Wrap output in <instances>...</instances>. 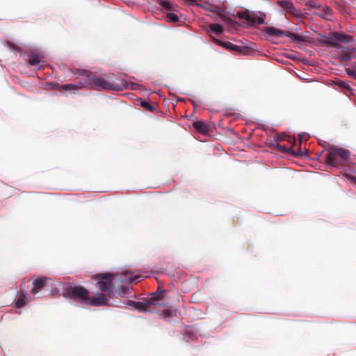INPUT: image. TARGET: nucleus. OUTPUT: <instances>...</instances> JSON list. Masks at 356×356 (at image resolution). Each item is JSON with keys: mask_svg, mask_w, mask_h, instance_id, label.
Here are the masks:
<instances>
[{"mask_svg": "<svg viewBox=\"0 0 356 356\" xmlns=\"http://www.w3.org/2000/svg\"><path fill=\"white\" fill-rule=\"evenodd\" d=\"M193 128L197 130V131L200 133H207L208 132V128L206 124H204L202 121H195L193 123Z\"/></svg>", "mask_w": 356, "mask_h": 356, "instance_id": "nucleus-17", "label": "nucleus"}, {"mask_svg": "<svg viewBox=\"0 0 356 356\" xmlns=\"http://www.w3.org/2000/svg\"><path fill=\"white\" fill-rule=\"evenodd\" d=\"M117 80H118V85H121L120 83L124 85L123 90L130 89L131 90H140V88H143V86L140 84H138L136 83H133V82H128L125 79H121L119 77L117 79Z\"/></svg>", "mask_w": 356, "mask_h": 356, "instance_id": "nucleus-12", "label": "nucleus"}, {"mask_svg": "<svg viewBox=\"0 0 356 356\" xmlns=\"http://www.w3.org/2000/svg\"><path fill=\"white\" fill-rule=\"evenodd\" d=\"M330 149L331 151L326 155V161L329 165L334 167H337L339 165V162L337 159L336 156H339L345 161H348L350 154L349 150L335 146H332Z\"/></svg>", "mask_w": 356, "mask_h": 356, "instance_id": "nucleus-6", "label": "nucleus"}, {"mask_svg": "<svg viewBox=\"0 0 356 356\" xmlns=\"http://www.w3.org/2000/svg\"><path fill=\"white\" fill-rule=\"evenodd\" d=\"M279 6L286 11L292 13L295 10V7L291 0H280L277 1Z\"/></svg>", "mask_w": 356, "mask_h": 356, "instance_id": "nucleus-16", "label": "nucleus"}, {"mask_svg": "<svg viewBox=\"0 0 356 356\" xmlns=\"http://www.w3.org/2000/svg\"><path fill=\"white\" fill-rule=\"evenodd\" d=\"M161 5L163 8L170 11H176L177 8V5L168 0L161 1Z\"/></svg>", "mask_w": 356, "mask_h": 356, "instance_id": "nucleus-18", "label": "nucleus"}, {"mask_svg": "<svg viewBox=\"0 0 356 356\" xmlns=\"http://www.w3.org/2000/svg\"><path fill=\"white\" fill-rule=\"evenodd\" d=\"M166 18L171 22H177L179 21V16L173 13H169L166 15Z\"/></svg>", "mask_w": 356, "mask_h": 356, "instance_id": "nucleus-25", "label": "nucleus"}, {"mask_svg": "<svg viewBox=\"0 0 356 356\" xmlns=\"http://www.w3.org/2000/svg\"><path fill=\"white\" fill-rule=\"evenodd\" d=\"M117 277H118V280H120L122 282L128 283V284H131V283L135 282L136 280L138 278L137 277L133 276V275H129L127 277H124V278H122V275H120L119 277L117 276Z\"/></svg>", "mask_w": 356, "mask_h": 356, "instance_id": "nucleus-23", "label": "nucleus"}, {"mask_svg": "<svg viewBox=\"0 0 356 356\" xmlns=\"http://www.w3.org/2000/svg\"><path fill=\"white\" fill-rule=\"evenodd\" d=\"M262 31L264 33V38L267 41L272 42L273 36H277V38H281L282 36L287 37L290 39L291 42L302 44L305 42V40L303 37L293 33L291 31H283L281 29H277L273 26H267L263 29Z\"/></svg>", "mask_w": 356, "mask_h": 356, "instance_id": "nucleus-4", "label": "nucleus"}, {"mask_svg": "<svg viewBox=\"0 0 356 356\" xmlns=\"http://www.w3.org/2000/svg\"><path fill=\"white\" fill-rule=\"evenodd\" d=\"M213 40L218 44L225 47V48H227V49H229V50H232V51H237V52H242L243 51H246L245 49V48L242 46H238V45H236V44H232L229 42H221L220 40H218V39H216V38H213Z\"/></svg>", "mask_w": 356, "mask_h": 356, "instance_id": "nucleus-11", "label": "nucleus"}, {"mask_svg": "<svg viewBox=\"0 0 356 356\" xmlns=\"http://www.w3.org/2000/svg\"><path fill=\"white\" fill-rule=\"evenodd\" d=\"M326 11H327V12L330 13V12H331V10H330L329 8H327V10H326Z\"/></svg>", "mask_w": 356, "mask_h": 356, "instance_id": "nucleus-38", "label": "nucleus"}, {"mask_svg": "<svg viewBox=\"0 0 356 356\" xmlns=\"http://www.w3.org/2000/svg\"><path fill=\"white\" fill-rule=\"evenodd\" d=\"M335 84L339 86V87H341L342 88L346 89L348 90H351L350 86L346 82H345L344 81H337L335 82Z\"/></svg>", "mask_w": 356, "mask_h": 356, "instance_id": "nucleus-27", "label": "nucleus"}, {"mask_svg": "<svg viewBox=\"0 0 356 356\" xmlns=\"http://www.w3.org/2000/svg\"><path fill=\"white\" fill-rule=\"evenodd\" d=\"M192 102V104L194 105V106L195 107V103L193 101H191Z\"/></svg>", "mask_w": 356, "mask_h": 356, "instance_id": "nucleus-39", "label": "nucleus"}, {"mask_svg": "<svg viewBox=\"0 0 356 356\" xmlns=\"http://www.w3.org/2000/svg\"><path fill=\"white\" fill-rule=\"evenodd\" d=\"M138 101L140 102V105L146 108L147 110L149 111H155V107L153 106V105H151L150 104H149L147 102H146L145 100H143V99L141 98H139L138 99Z\"/></svg>", "mask_w": 356, "mask_h": 356, "instance_id": "nucleus-22", "label": "nucleus"}, {"mask_svg": "<svg viewBox=\"0 0 356 356\" xmlns=\"http://www.w3.org/2000/svg\"><path fill=\"white\" fill-rule=\"evenodd\" d=\"M49 280L47 277H38L33 282V287L31 289L33 294H36L40 289L44 286L47 281Z\"/></svg>", "mask_w": 356, "mask_h": 356, "instance_id": "nucleus-10", "label": "nucleus"}, {"mask_svg": "<svg viewBox=\"0 0 356 356\" xmlns=\"http://www.w3.org/2000/svg\"><path fill=\"white\" fill-rule=\"evenodd\" d=\"M278 138V140H284V137L280 136H275L274 140H275V138ZM274 143H275V141H274Z\"/></svg>", "mask_w": 356, "mask_h": 356, "instance_id": "nucleus-33", "label": "nucleus"}, {"mask_svg": "<svg viewBox=\"0 0 356 356\" xmlns=\"http://www.w3.org/2000/svg\"><path fill=\"white\" fill-rule=\"evenodd\" d=\"M79 88H81L80 86H78L77 85H75L73 83H69V84H65V85L63 86V88L65 90H67L68 89H78Z\"/></svg>", "mask_w": 356, "mask_h": 356, "instance_id": "nucleus-29", "label": "nucleus"}, {"mask_svg": "<svg viewBox=\"0 0 356 356\" xmlns=\"http://www.w3.org/2000/svg\"><path fill=\"white\" fill-rule=\"evenodd\" d=\"M323 40H318V42L327 47H333L335 48L334 55V58L343 63H348L350 60L355 58V47L349 44L353 40V37L345 33L337 32H330L328 36L321 35Z\"/></svg>", "mask_w": 356, "mask_h": 356, "instance_id": "nucleus-1", "label": "nucleus"}, {"mask_svg": "<svg viewBox=\"0 0 356 356\" xmlns=\"http://www.w3.org/2000/svg\"><path fill=\"white\" fill-rule=\"evenodd\" d=\"M42 59L43 56L39 55L37 53L31 52L29 55L28 63L31 66H36L43 62Z\"/></svg>", "mask_w": 356, "mask_h": 356, "instance_id": "nucleus-15", "label": "nucleus"}, {"mask_svg": "<svg viewBox=\"0 0 356 356\" xmlns=\"http://www.w3.org/2000/svg\"><path fill=\"white\" fill-rule=\"evenodd\" d=\"M164 314H165V315H167V316H170V315H171L170 312L169 310H165V311L164 312Z\"/></svg>", "mask_w": 356, "mask_h": 356, "instance_id": "nucleus-36", "label": "nucleus"}, {"mask_svg": "<svg viewBox=\"0 0 356 356\" xmlns=\"http://www.w3.org/2000/svg\"><path fill=\"white\" fill-rule=\"evenodd\" d=\"M288 152H286L287 153H289L291 154V155H294L297 157H302V152L301 150H299L298 152H296L293 150V147L291 146L290 147L288 148Z\"/></svg>", "mask_w": 356, "mask_h": 356, "instance_id": "nucleus-26", "label": "nucleus"}, {"mask_svg": "<svg viewBox=\"0 0 356 356\" xmlns=\"http://www.w3.org/2000/svg\"><path fill=\"white\" fill-rule=\"evenodd\" d=\"M26 298V293L24 290L20 291V297L17 300L15 306L17 308H21L26 304L25 299Z\"/></svg>", "mask_w": 356, "mask_h": 356, "instance_id": "nucleus-19", "label": "nucleus"}, {"mask_svg": "<svg viewBox=\"0 0 356 356\" xmlns=\"http://www.w3.org/2000/svg\"><path fill=\"white\" fill-rule=\"evenodd\" d=\"M56 293H57V290H56V289H53V290H51V294L52 296L56 295Z\"/></svg>", "mask_w": 356, "mask_h": 356, "instance_id": "nucleus-35", "label": "nucleus"}, {"mask_svg": "<svg viewBox=\"0 0 356 356\" xmlns=\"http://www.w3.org/2000/svg\"><path fill=\"white\" fill-rule=\"evenodd\" d=\"M89 291L82 286L67 283L63 286V296L75 302L86 303Z\"/></svg>", "mask_w": 356, "mask_h": 356, "instance_id": "nucleus-3", "label": "nucleus"}, {"mask_svg": "<svg viewBox=\"0 0 356 356\" xmlns=\"http://www.w3.org/2000/svg\"><path fill=\"white\" fill-rule=\"evenodd\" d=\"M165 293V291L161 289V288L159 286L156 291L150 293L149 294V297L146 298V302L149 305H159L163 307L165 304L161 303L159 302V301L162 300L164 298Z\"/></svg>", "mask_w": 356, "mask_h": 356, "instance_id": "nucleus-8", "label": "nucleus"}, {"mask_svg": "<svg viewBox=\"0 0 356 356\" xmlns=\"http://www.w3.org/2000/svg\"><path fill=\"white\" fill-rule=\"evenodd\" d=\"M185 1L191 5H195V4L197 3L198 0H185Z\"/></svg>", "mask_w": 356, "mask_h": 356, "instance_id": "nucleus-32", "label": "nucleus"}, {"mask_svg": "<svg viewBox=\"0 0 356 356\" xmlns=\"http://www.w3.org/2000/svg\"><path fill=\"white\" fill-rule=\"evenodd\" d=\"M108 299L106 298L104 294H98L95 297H90L87 299L86 303L88 305L95 306V307H100L108 305Z\"/></svg>", "mask_w": 356, "mask_h": 356, "instance_id": "nucleus-9", "label": "nucleus"}, {"mask_svg": "<svg viewBox=\"0 0 356 356\" xmlns=\"http://www.w3.org/2000/svg\"><path fill=\"white\" fill-rule=\"evenodd\" d=\"M238 17L245 20V25L248 26L257 28L258 25L265 23L266 15L265 13L259 11H250L245 10L243 11H238L236 13Z\"/></svg>", "mask_w": 356, "mask_h": 356, "instance_id": "nucleus-5", "label": "nucleus"}, {"mask_svg": "<svg viewBox=\"0 0 356 356\" xmlns=\"http://www.w3.org/2000/svg\"><path fill=\"white\" fill-rule=\"evenodd\" d=\"M215 12L220 17V19L222 22L227 24L229 26H234L236 24H239L236 22L234 21L230 17L227 16L224 14V9L222 8H218Z\"/></svg>", "mask_w": 356, "mask_h": 356, "instance_id": "nucleus-14", "label": "nucleus"}, {"mask_svg": "<svg viewBox=\"0 0 356 356\" xmlns=\"http://www.w3.org/2000/svg\"><path fill=\"white\" fill-rule=\"evenodd\" d=\"M306 5L307 6H311L312 8H318L319 7V5L318 3H316L315 1H309V2H307L306 3Z\"/></svg>", "mask_w": 356, "mask_h": 356, "instance_id": "nucleus-31", "label": "nucleus"}, {"mask_svg": "<svg viewBox=\"0 0 356 356\" xmlns=\"http://www.w3.org/2000/svg\"><path fill=\"white\" fill-rule=\"evenodd\" d=\"M352 180H353L355 183H356V177H353V178H352Z\"/></svg>", "mask_w": 356, "mask_h": 356, "instance_id": "nucleus-37", "label": "nucleus"}, {"mask_svg": "<svg viewBox=\"0 0 356 356\" xmlns=\"http://www.w3.org/2000/svg\"><path fill=\"white\" fill-rule=\"evenodd\" d=\"M302 152V157L307 156L308 154V151L307 149H305L304 152Z\"/></svg>", "mask_w": 356, "mask_h": 356, "instance_id": "nucleus-34", "label": "nucleus"}, {"mask_svg": "<svg viewBox=\"0 0 356 356\" xmlns=\"http://www.w3.org/2000/svg\"><path fill=\"white\" fill-rule=\"evenodd\" d=\"M95 277L98 279L97 285L99 289L102 292L106 293L108 296L112 297L114 295V292L111 288L113 280L115 277L113 276L110 273L105 274H97Z\"/></svg>", "mask_w": 356, "mask_h": 356, "instance_id": "nucleus-7", "label": "nucleus"}, {"mask_svg": "<svg viewBox=\"0 0 356 356\" xmlns=\"http://www.w3.org/2000/svg\"><path fill=\"white\" fill-rule=\"evenodd\" d=\"M131 291L129 286H122L121 289L118 291L119 296L124 298L131 296Z\"/></svg>", "mask_w": 356, "mask_h": 356, "instance_id": "nucleus-21", "label": "nucleus"}, {"mask_svg": "<svg viewBox=\"0 0 356 356\" xmlns=\"http://www.w3.org/2000/svg\"><path fill=\"white\" fill-rule=\"evenodd\" d=\"M80 87L89 88L95 90L104 89L106 90L122 91L124 85H118V77L113 76L111 81H106L104 78L95 75L93 72L86 70H80Z\"/></svg>", "mask_w": 356, "mask_h": 356, "instance_id": "nucleus-2", "label": "nucleus"}, {"mask_svg": "<svg viewBox=\"0 0 356 356\" xmlns=\"http://www.w3.org/2000/svg\"><path fill=\"white\" fill-rule=\"evenodd\" d=\"M274 145L275 147H277L278 149L281 150L283 152H288V148L285 145H280L278 143V138H275V143H274Z\"/></svg>", "mask_w": 356, "mask_h": 356, "instance_id": "nucleus-28", "label": "nucleus"}, {"mask_svg": "<svg viewBox=\"0 0 356 356\" xmlns=\"http://www.w3.org/2000/svg\"><path fill=\"white\" fill-rule=\"evenodd\" d=\"M42 67H43L42 65L39 67V68H42Z\"/></svg>", "mask_w": 356, "mask_h": 356, "instance_id": "nucleus-40", "label": "nucleus"}, {"mask_svg": "<svg viewBox=\"0 0 356 356\" xmlns=\"http://www.w3.org/2000/svg\"><path fill=\"white\" fill-rule=\"evenodd\" d=\"M345 72L349 76L356 79V65L351 67L346 68Z\"/></svg>", "mask_w": 356, "mask_h": 356, "instance_id": "nucleus-24", "label": "nucleus"}, {"mask_svg": "<svg viewBox=\"0 0 356 356\" xmlns=\"http://www.w3.org/2000/svg\"><path fill=\"white\" fill-rule=\"evenodd\" d=\"M209 30L216 34H220L223 32V27L219 24H211L209 26Z\"/></svg>", "mask_w": 356, "mask_h": 356, "instance_id": "nucleus-20", "label": "nucleus"}, {"mask_svg": "<svg viewBox=\"0 0 356 356\" xmlns=\"http://www.w3.org/2000/svg\"><path fill=\"white\" fill-rule=\"evenodd\" d=\"M127 305L130 307H133L135 309H136L139 312H147V305H149L146 302V298L144 299L143 302L129 300L128 302L127 303Z\"/></svg>", "mask_w": 356, "mask_h": 356, "instance_id": "nucleus-13", "label": "nucleus"}, {"mask_svg": "<svg viewBox=\"0 0 356 356\" xmlns=\"http://www.w3.org/2000/svg\"><path fill=\"white\" fill-rule=\"evenodd\" d=\"M300 143H301L303 140H307L309 138V135L307 133H302L299 134Z\"/></svg>", "mask_w": 356, "mask_h": 356, "instance_id": "nucleus-30", "label": "nucleus"}]
</instances>
